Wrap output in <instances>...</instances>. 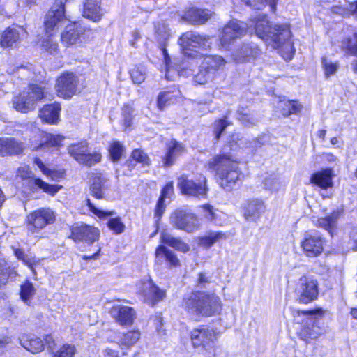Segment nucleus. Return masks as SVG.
Here are the masks:
<instances>
[{
	"label": "nucleus",
	"instance_id": "1",
	"mask_svg": "<svg viewBox=\"0 0 357 357\" xmlns=\"http://www.w3.org/2000/svg\"><path fill=\"white\" fill-rule=\"evenodd\" d=\"M248 30L251 33L255 31L257 37L278 50L284 60L290 61L292 59L295 49L289 25L275 24L272 27L266 15L264 14H258L250 19L249 25L237 20L229 21L219 33L220 48L231 50L236 40L243 36Z\"/></svg>",
	"mask_w": 357,
	"mask_h": 357
},
{
	"label": "nucleus",
	"instance_id": "2",
	"mask_svg": "<svg viewBox=\"0 0 357 357\" xmlns=\"http://www.w3.org/2000/svg\"><path fill=\"white\" fill-rule=\"evenodd\" d=\"M64 3L63 0H55L47 13L44 22L46 36L41 40L40 45L43 50L54 56L59 54V46L53 36L68 21L65 15Z\"/></svg>",
	"mask_w": 357,
	"mask_h": 357
},
{
	"label": "nucleus",
	"instance_id": "3",
	"mask_svg": "<svg viewBox=\"0 0 357 357\" xmlns=\"http://www.w3.org/2000/svg\"><path fill=\"white\" fill-rule=\"evenodd\" d=\"M183 305L190 315L196 317L213 316L219 314L222 310L218 296L203 291L187 294L183 298Z\"/></svg>",
	"mask_w": 357,
	"mask_h": 357
},
{
	"label": "nucleus",
	"instance_id": "4",
	"mask_svg": "<svg viewBox=\"0 0 357 357\" xmlns=\"http://www.w3.org/2000/svg\"><path fill=\"white\" fill-rule=\"evenodd\" d=\"M209 170L215 172L220 186L229 190L240 178L238 162L231 153H223L213 157L207 164Z\"/></svg>",
	"mask_w": 357,
	"mask_h": 357
},
{
	"label": "nucleus",
	"instance_id": "5",
	"mask_svg": "<svg viewBox=\"0 0 357 357\" xmlns=\"http://www.w3.org/2000/svg\"><path fill=\"white\" fill-rule=\"evenodd\" d=\"M192 346L199 354L205 357H213L218 333L208 326L202 325L194 328L190 333Z\"/></svg>",
	"mask_w": 357,
	"mask_h": 357
},
{
	"label": "nucleus",
	"instance_id": "6",
	"mask_svg": "<svg viewBox=\"0 0 357 357\" xmlns=\"http://www.w3.org/2000/svg\"><path fill=\"white\" fill-rule=\"evenodd\" d=\"M213 37L202 35L195 31H190L183 33L178 43L185 56L197 58L199 54L196 49L207 50L211 48Z\"/></svg>",
	"mask_w": 357,
	"mask_h": 357
},
{
	"label": "nucleus",
	"instance_id": "7",
	"mask_svg": "<svg viewBox=\"0 0 357 357\" xmlns=\"http://www.w3.org/2000/svg\"><path fill=\"white\" fill-rule=\"evenodd\" d=\"M44 97L42 86L37 84H29L22 92L13 99V107L18 112L27 113L35 108L38 100Z\"/></svg>",
	"mask_w": 357,
	"mask_h": 357
},
{
	"label": "nucleus",
	"instance_id": "8",
	"mask_svg": "<svg viewBox=\"0 0 357 357\" xmlns=\"http://www.w3.org/2000/svg\"><path fill=\"white\" fill-rule=\"evenodd\" d=\"M56 220L54 212L50 208H40L29 213L25 220L27 231L35 235Z\"/></svg>",
	"mask_w": 357,
	"mask_h": 357
},
{
	"label": "nucleus",
	"instance_id": "9",
	"mask_svg": "<svg viewBox=\"0 0 357 357\" xmlns=\"http://www.w3.org/2000/svg\"><path fill=\"white\" fill-rule=\"evenodd\" d=\"M323 312L321 308L308 311H296L298 315L307 316L306 320L303 322L302 328L298 333V337L306 343H310L312 340L318 339L321 335V330L317 325L316 319L317 317H321Z\"/></svg>",
	"mask_w": 357,
	"mask_h": 357
},
{
	"label": "nucleus",
	"instance_id": "10",
	"mask_svg": "<svg viewBox=\"0 0 357 357\" xmlns=\"http://www.w3.org/2000/svg\"><path fill=\"white\" fill-rule=\"evenodd\" d=\"M170 223L176 228L190 233L198 230L200 222L194 213L186 208H178L170 215Z\"/></svg>",
	"mask_w": 357,
	"mask_h": 357
},
{
	"label": "nucleus",
	"instance_id": "11",
	"mask_svg": "<svg viewBox=\"0 0 357 357\" xmlns=\"http://www.w3.org/2000/svg\"><path fill=\"white\" fill-rule=\"evenodd\" d=\"M178 187L186 195L199 199H204L207 195L206 178L202 175L196 180L189 179L186 176L182 175L178 178Z\"/></svg>",
	"mask_w": 357,
	"mask_h": 357
},
{
	"label": "nucleus",
	"instance_id": "12",
	"mask_svg": "<svg viewBox=\"0 0 357 357\" xmlns=\"http://www.w3.org/2000/svg\"><path fill=\"white\" fill-rule=\"evenodd\" d=\"M68 153L80 164L91 166L101 160V154L98 152L91 153L88 150L86 140L70 144L68 147Z\"/></svg>",
	"mask_w": 357,
	"mask_h": 357
},
{
	"label": "nucleus",
	"instance_id": "13",
	"mask_svg": "<svg viewBox=\"0 0 357 357\" xmlns=\"http://www.w3.org/2000/svg\"><path fill=\"white\" fill-rule=\"evenodd\" d=\"M296 294L302 303H309L318 296V282L310 276L301 277L296 287Z\"/></svg>",
	"mask_w": 357,
	"mask_h": 357
},
{
	"label": "nucleus",
	"instance_id": "14",
	"mask_svg": "<svg viewBox=\"0 0 357 357\" xmlns=\"http://www.w3.org/2000/svg\"><path fill=\"white\" fill-rule=\"evenodd\" d=\"M155 38L158 42L159 47L160 49L161 54L163 58V62L165 67L166 74L165 78L170 79L169 73L171 72V59L168 54L167 50L166 48L167 45L168 40L171 36L170 30L166 24L163 22H158L155 25Z\"/></svg>",
	"mask_w": 357,
	"mask_h": 357
},
{
	"label": "nucleus",
	"instance_id": "15",
	"mask_svg": "<svg viewBox=\"0 0 357 357\" xmlns=\"http://www.w3.org/2000/svg\"><path fill=\"white\" fill-rule=\"evenodd\" d=\"M85 30L77 22L68 24L61 34L62 43L67 46H79L85 41Z\"/></svg>",
	"mask_w": 357,
	"mask_h": 357
},
{
	"label": "nucleus",
	"instance_id": "16",
	"mask_svg": "<svg viewBox=\"0 0 357 357\" xmlns=\"http://www.w3.org/2000/svg\"><path fill=\"white\" fill-rule=\"evenodd\" d=\"M138 290L144 297V302L152 306L161 301L165 296V291L155 286L150 279L139 283Z\"/></svg>",
	"mask_w": 357,
	"mask_h": 357
},
{
	"label": "nucleus",
	"instance_id": "17",
	"mask_svg": "<svg viewBox=\"0 0 357 357\" xmlns=\"http://www.w3.org/2000/svg\"><path fill=\"white\" fill-rule=\"evenodd\" d=\"M77 79L70 73L62 74L57 79L56 90L59 96L63 98H71L76 92Z\"/></svg>",
	"mask_w": 357,
	"mask_h": 357
},
{
	"label": "nucleus",
	"instance_id": "18",
	"mask_svg": "<svg viewBox=\"0 0 357 357\" xmlns=\"http://www.w3.org/2000/svg\"><path fill=\"white\" fill-rule=\"evenodd\" d=\"M301 246L307 257H314L322 252L324 241L322 238L317 233L306 234L301 243Z\"/></svg>",
	"mask_w": 357,
	"mask_h": 357
},
{
	"label": "nucleus",
	"instance_id": "19",
	"mask_svg": "<svg viewBox=\"0 0 357 357\" xmlns=\"http://www.w3.org/2000/svg\"><path fill=\"white\" fill-rule=\"evenodd\" d=\"M100 231L98 228L85 224L77 225L73 228L72 236L75 241H82L93 243L98 241Z\"/></svg>",
	"mask_w": 357,
	"mask_h": 357
},
{
	"label": "nucleus",
	"instance_id": "20",
	"mask_svg": "<svg viewBox=\"0 0 357 357\" xmlns=\"http://www.w3.org/2000/svg\"><path fill=\"white\" fill-rule=\"evenodd\" d=\"M261 52L256 44L253 43H244L232 54V56L236 62H250L258 57Z\"/></svg>",
	"mask_w": 357,
	"mask_h": 357
},
{
	"label": "nucleus",
	"instance_id": "21",
	"mask_svg": "<svg viewBox=\"0 0 357 357\" xmlns=\"http://www.w3.org/2000/svg\"><path fill=\"white\" fill-rule=\"evenodd\" d=\"M343 213L344 207L342 206H338L329 215L319 218L316 225L326 230L332 236L337 229V221Z\"/></svg>",
	"mask_w": 357,
	"mask_h": 357
},
{
	"label": "nucleus",
	"instance_id": "22",
	"mask_svg": "<svg viewBox=\"0 0 357 357\" xmlns=\"http://www.w3.org/2000/svg\"><path fill=\"white\" fill-rule=\"evenodd\" d=\"M333 170L331 168H326L312 174L310 177V182L321 190H326L333 188Z\"/></svg>",
	"mask_w": 357,
	"mask_h": 357
},
{
	"label": "nucleus",
	"instance_id": "23",
	"mask_svg": "<svg viewBox=\"0 0 357 357\" xmlns=\"http://www.w3.org/2000/svg\"><path fill=\"white\" fill-rule=\"evenodd\" d=\"M111 312L121 326L131 325L135 319V312L129 306L115 305Z\"/></svg>",
	"mask_w": 357,
	"mask_h": 357
},
{
	"label": "nucleus",
	"instance_id": "24",
	"mask_svg": "<svg viewBox=\"0 0 357 357\" xmlns=\"http://www.w3.org/2000/svg\"><path fill=\"white\" fill-rule=\"evenodd\" d=\"M24 145L15 138H0V155H14L22 153Z\"/></svg>",
	"mask_w": 357,
	"mask_h": 357
},
{
	"label": "nucleus",
	"instance_id": "25",
	"mask_svg": "<svg viewBox=\"0 0 357 357\" xmlns=\"http://www.w3.org/2000/svg\"><path fill=\"white\" fill-rule=\"evenodd\" d=\"M266 211L264 201L254 199L249 201L245 208L244 216L247 220L256 221Z\"/></svg>",
	"mask_w": 357,
	"mask_h": 357
},
{
	"label": "nucleus",
	"instance_id": "26",
	"mask_svg": "<svg viewBox=\"0 0 357 357\" xmlns=\"http://www.w3.org/2000/svg\"><path fill=\"white\" fill-rule=\"evenodd\" d=\"M19 340L20 344L32 354L41 352L45 348L43 341L34 335L22 334Z\"/></svg>",
	"mask_w": 357,
	"mask_h": 357
},
{
	"label": "nucleus",
	"instance_id": "27",
	"mask_svg": "<svg viewBox=\"0 0 357 357\" xmlns=\"http://www.w3.org/2000/svg\"><path fill=\"white\" fill-rule=\"evenodd\" d=\"M100 3L101 0H86L84 3L83 16L93 22L100 21L103 15Z\"/></svg>",
	"mask_w": 357,
	"mask_h": 357
},
{
	"label": "nucleus",
	"instance_id": "28",
	"mask_svg": "<svg viewBox=\"0 0 357 357\" xmlns=\"http://www.w3.org/2000/svg\"><path fill=\"white\" fill-rule=\"evenodd\" d=\"M26 34V30L22 26L8 28L2 35L1 45L3 47H11Z\"/></svg>",
	"mask_w": 357,
	"mask_h": 357
},
{
	"label": "nucleus",
	"instance_id": "29",
	"mask_svg": "<svg viewBox=\"0 0 357 357\" xmlns=\"http://www.w3.org/2000/svg\"><path fill=\"white\" fill-rule=\"evenodd\" d=\"M61 105L58 102L47 105L40 111L41 120L49 124H56L59 121Z\"/></svg>",
	"mask_w": 357,
	"mask_h": 357
},
{
	"label": "nucleus",
	"instance_id": "30",
	"mask_svg": "<svg viewBox=\"0 0 357 357\" xmlns=\"http://www.w3.org/2000/svg\"><path fill=\"white\" fill-rule=\"evenodd\" d=\"M211 16L210 11L197 8H190L186 10L183 16L185 21L196 24L206 22Z\"/></svg>",
	"mask_w": 357,
	"mask_h": 357
},
{
	"label": "nucleus",
	"instance_id": "31",
	"mask_svg": "<svg viewBox=\"0 0 357 357\" xmlns=\"http://www.w3.org/2000/svg\"><path fill=\"white\" fill-rule=\"evenodd\" d=\"M185 152L184 146L172 140L167 145V151L163 160L165 166L172 165L175 160Z\"/></svg>",
	"mask_w": 357,
	"mask_h": 357
},
{
	"label": "nucleus",
	"instance_id": "32",
	"mask_svg": "<svg viewBox=\"0 0 357 357\" xmlns=\"http://www.w3.org/2000/svg\"><path fill=\"white\" fill-rule=\"evenodd\" d=\"M174 195V185L172 182H169L166 184V185L162 188L161 192V195L158 201L155 215L159 220L162 215L165 205L164 204V202L167 199H171Z\"/></svg>",
	"mask_w": 357,
	"mask_h": 357
},
{
	"label": "nucleus",
	"instance_id": "33",
	"mask_svg": "<svg viewBox=\"0 0 357 357\" xmlns=\"http://www.w3.org/2000/svg\"><path fill=\"white\" fill-rule=\"evenodd\" d=\"M226 61L218 55H208L206 56L202 64L203 67H206L208 70L213 71V75L216 77L218 75V71L225 66Z\"/></svg>",
	"mask_w": 357,
	"mask_h": 357
},
{
	"label": "nucleus",
	"instance_id": "34",
	"mask_svg": "<svg viewBox=\"0 0 357 357\" xmlns=\"http://www.w3.org/2000/svg\"><path fill=\"white\" fill-rule=\"evenodd\" d=\"M107 183V180L105 177L100 174H96L93 178L92 184L91 185V195L98 199L102 198L104 190L108 187Z\"/></svg>",
	"mask_w": 357,
	"mask_h": 357
},
{
	"label": "nucleus",
	"instance_id": "35",
	"mask_svg": "<svg viewBox=\"0 0 357 357\" xmlns=\"http://www.w3.org/2000/svg\"><path fill=\"white\" fill-rule=\"evenodd\" d=\"M160 241L162 243L167 244L174 249L187 252L190 250L189 245L178 238H174L167 233L162 232L160 235Z\"/></svg>",
	"mask_w": 357,
	"mask_h": 357
},
{
	"label": "nucleus",
	"instance_id": "36",
	"mask_svg": "<svg viewBox=\"0 0 357 357\" xmlns=\"http://www.w3.org/2000/svg\"><path fill=\"white\" fill-rule=\"evenodd\" d=\"M29 183L33 191L40 189L52 196H54L61 188V185L48 184L38 178H31Z\"/></svg>",
	"mask_w": 357,
	"mask_h": 357
},
{
	"label": "nucleus",
	"instance_id": "37",
	"mask_svg": "<svg viewBox=\"0 0 357 357\" xmlns=\"http://www.w3.org/2000/svg\"><path fill=\"white\" fill-rule=\"evenodd\" d=\"M155 257L158 259L164 257L170 266L176 267L180 265L179 259L175 253L164 245H159L156 248Z\"/></svg>",
	"mask_w": 357,
	"mask_h": 357
},
{
	"label": "nucleus",
	"instance_id": "38",
	"mask_svg": "<svg viewBox=\"0 0 357 357\" xmlns=\"http://www.w3.org/2000/svg\"><path fill=\"white\" fill-rule=\"evenodd\" d=\"M179 91H161L157 98V107L160 110H162L167 105L174 103L178 96Z\"/></svg>",
	"mask_w": 357,
	"mask_h": 357
},
{
	"label": "nucleus",
	"instance_id": "39",
	"mask_svg": "<svg viewBox=\"0 0 357 357\" xmlns=\"http://www.w3.org/2000/svg\"><path fill=\"white\" fill-rule=\"evenodd\" d=\"M17 275V271L10 268L5 259L0 258V287L5 285L9 279L15 278Z\"/></svg>",
	"mask_w": 357,
	"mask_h": 357
},
{
	"label": "nucleus",
	"instance_id": "40",
	"mask_svg": "<svg viewBox=\"0 0 357 357\" xmlns=\"http://www.w3.org/2000/svg\"><path fill=\"white\" fill-rule=\"evenodd\" d=\"M227 238V234L222 231H211L206 236L199 238V245L205 247L210 248L214 243L219 242L222 239Z\"/></svg>",
	"mask_w": 357,
	"mask_h": 357
},
{
	"label": "nucleus",
	"instance_id": "41",
	"mask_svg": "<svg viewBox=\"0 0 357 357\" xmlns=\"http://www.w3.org/2000/svg\"><path fill=\"white\" fill-rule=\"evenodd\" d=\"M213 72L208 70L206 67H203L201 63L199 72L194 77L195 83L203 85L213 82L216 77Z\"/></svg>",
	"mask_w": 357,
	"mask_h": 357
},
{
	"label": "nucleus",
	"instance_id": "42",
	"mask_svg": "<svg viewBox=\"0 0 357 357\" xmlns=\"http://www.w3.org/2000/svg\"><path fill=\"white\" fill-rule=\"evenodd\" d=\"M278 107L281 109L282 115L288 116L298 112L301 105L297 101L283 99L280 101Z\"/></svg>",
	"mask_w": 357,
	"mask_h": 357
},
{
	"label": "nucleus",
	"instance_id": "43",
	"mask_svg": "<svg viewBox=\"0 0 357 357\" xmlns=\"http://www.w3.org/2000/svg\"><path fill=\"white\" fill-rule=\"evenodd\" d=\"M133 162H138L142 166H149L150 160L148 155L141 149H135L131 154V159L128 162V166H134Z\"/></svg>",
	"mask_w": 357,
	"mask_h": 357
},
{
	"label": "nucleus",
	"instance_id": "44",
	"mask_svg": "<svg viewBox=\"0 0 357 357\" xmlns=\"http://www.w3.org/2000/svg\"><path fill=\"white\" fill-rule=\"evenodd\" d=\"M321 66L326 78L334 75L340 68L337 61H333L331 59L324 57L321 59Z\"/></svg>",
	"mask_w": 357,
	"mask_h": 357
},
{
	"label": "nucleus",
	"instance_id": "45",
	"mask_svg": "<svg viewBox=\"0 0 357 357\" xmlns=\"http://www.w3.org/2000/svg\"><path fill=\"white\" fill-rule=\"evenodd\" d=\"M242 1L246 5L257 10L261 9L267 3L269 5L272 12H275L278 3V0H242Z\"/></svg>",
	"mask_w": 357,
	"mask_h": 357
},
{
	"label": "nucleus",
	"instance_id": "46",
	"mask_svg": "<svg viewBox=\"0 0 357 357\" xmlns=\"http://www.w3.org/2000/svg\"><path fill=\"white\" fill-rule=\"evenodd\" d=\"M35 291L36 289L33 284L27 280L21 285L20 298L25 303L28 304L34 295Z\"/></svg>",
	"mask_w": 357,
	"mask_h": 357
},
{
	"label": "nucleus",
	"instance_id": "47",
	"mask_svg": "<svg viewBox=\"0 0 357 357\" xmlns=\"http://www.w3.org/2000/svg\"><path fill=\"white\" fill-rule=\"evenodd\" d=\"M140 337V333L138 330L128 331L124 334L121 340L120 345L129 347L135 344Z\"/></svg>",
	"mask_w": 357,
	"mask_h": 357
},
{
	"label": "nucleus",
	"instance_id": "48",
	"mask_svg": "<svg viewBox=\"0 0 357 357\" xmlns=\"http://www.w3.org/2000/svg\"><path fill=\"white\" fill-rule=\"evenodd\" d=\"M86 205L88 206L90 211L98 216L100 219H104L115 214L114 211H105L98 208L91 203L89 199H87L86 200Z\"/></svg>",
	"mask_w": 357,
	"mask_h": 357
},
{
	"label": "nucleus",
	"instance_id": "49",
	"mask_svg": "<svg viewBox=\"0 0 357 357\" xmlns=\"http://www.w3.org/2000/svg\"><path fill=\"white\" fill-rule=\"evenodd\" d=\"M130 77L134 83H142L146 78L145 69L142 66H135L130 70Z\"/></svg>",
	"mask_w": 357,
	"mask_h": 357
},
{
	"label": "nucleus",
	"instance_id": "50",
	"mask_svg": "<svg viewBox=\"0 0 357 357\" xmlns=\"http://www.w3.org/2000/svg\"><path fill=\"white\" fill-rule=\"evenodd\" d=\"M76 353V348L73 344H63L54 355L57 357H74Z\"/></svg>",
	"mask_w": 357,
	"mask_h": 357
},
{
	"label": "nucleus",
	"instance_id": "51",
	"mask_svg": "<svg viewBox=\"0 0 357 357\" xmlns=\"http://www.w3.org/2000/svg\"><path fill=\"white\" fill-rule=\"evenodd\" d=\"M107 226L116 234H121L125 229V225L120 218H110L107 222Z\"/></svg>",
	"mask_w": 357,
	"mask_h": 357
},
{
	"label": "nucleus",
	"instance_id": "52",
	"mask_svg": "<svg viewBox=\"0 0 357 357\" xmlns=\"http://www.w3.org/2000/svg\"><path fill=\"white\" fill-rule=\"evenodd\" d=\"M354 39L348 38L342 41V48L347 50L353 54H357V33H354Z\"/></svg>",
	"mask_w": 357,
	"mask_h": 357
},
{
	"label": "nucleus",
	"instance_id": "53",
	"mask_svg": "<svg viewBox=\"0 0 357 357\" xmlns=\"http://www.w3.org/2000/svg\"><path fill=\"white\" fill-rule=\"evenodd\" d=\"M264 188L271 192L277 191L280 187L278 181L273 176L266 177L263 181Z\"/></svg>",
	"mask_w": 357,
	"mask_h": 357
},
{
	"label": "nucleus",
	"instance_id": "54",
	"mask_svg": "<svg viewBox=\"0 0 357 357\" xmlns=\"http://www.w3.org/2000/svg\"><path fill=\"white\" fill-rule=\"evenodd\" d=\"M229 123L226 119H219L214 123V134L216 140H218L220 137L222 132L227 127Z\"/></svg>",
	"mask_w": 357,
	"mask_h": 357
},
{
	"label": "nucleus",
	"instance_id": "55",
	"mask_svg": "<svg viewBox=\"0 0 357 357\" xmlns=\"http://www.w3.org/2000/svg\"><path fill=\"white\" fill-rule=\"evenodd\" d=\"M15 255L18 259L22 260L24 264L27 265L34 273L33 266L36 264V259L26 256L22 250L17 249L15 250Z\"/></svg>",
	"mask_w": 357,
	"mask_h": 357
},
{
	"label": "nucleus",
	"instance_id": "56",
	"mask_svg": "<svg viewBox=\"0 0 357 357\" xmlns=\"http://www.w3.org/2000/svg\"><path fill=\"white\" fill-rule=\"evenodd\" d=\"M123 149V146L118 142H114L111 144L109 151L114 161L118 160L121 158Z\"/></svg>",
	"mask_w": 357,
	"mask_h": 357
},
{
	"label": "nucleus",
	"instance_id": "57",
	"mask_svg": "<svg viewBox=\"0 0 357 357\" xmlns=\"http://www.w3.org/2000/svg\"><path fill=\"white\" fill-rule=\"evenodd\" d=\"M63 140V137L60 135L46 134L45 143L50 146H59Z\"/></svg>",
	"mask_w": 357,
	"mask_h": 357
},
{
	"label": "nucleus",
	"instance_id": "58",
	"mask_svg": "<svg viewBox=\"0 0 357 357\" xmlns=\"http://www.w3.org/2000/svg\"><path fill=\"white\" fill-rule=\"evenodd\" d=\"M132 108L126 105L123 108V126L125 129H127L131 126L132 123Z\"/></svg>",
	"mask_w": 357,
	"mask_h": 357
},
{
	"label": "nucleus",
	"instance_id": "59",
	"mask_svg": "<svg viewBox=\"0 0 357 357\" xmlns=\"http://www.w3.org/2000/svg\"><path fill=\"white\" fill-rule=\"evenodd\" d=\"M205 218L209 221H215V213L213 207L209 204H204L201 206Z\"/></svg>",
	"mask_w": 357,
	"mask_h": 357
},
{
	"label": "nucleus",
	"instance_id": "60",
	"mask_svg": "<svg viewBox=\"0 0 357 357\" xmlns=\"http://www.w3.org/2000/svg\"><path fill=\"white\" fill-rule=\"evenodd\" d=\"M337 13L341 15H353L357 18V1L350 3L348 5L347 11H337Z\"/></svg>",
	"mask_w": 357,
	"mask_h": 357
},
{
	"label": "nucleus",
	"instance_id": "61",
	"mask_svg": "<svg viewBox=\"0 0 357 357\" xmlns=\"http://www.w3.org/2000/svg\"><path fill=\"white\" fill-rule=\"evenodd\" d=\"M32 174V172L29 166L20 167L18 169V176L22 179L30 178Z\"/></svg>",
	"mask_w": 357,
	"mask_h": 357
},
{
	"label": "nucleus",
	"instance_id": "62",
	"mask_svg": "<svg viewBox=\"0 0 357 357\" xmlns=\"http://www.w3.org/2000/svg\"><path fill=\"white\" fill-rule=\"evenodd\" d=\"M230 149L236 150L237 147H241L243 144V139L239 138V135L236 134L232 136L231 139L229 142Z\"/></svg>",
	"mask_w": 357,
	"mask_h": 357
},
{
	"label": "nucleus",
	"instance_id": "63",
	"mask_svg": "<svg viewBox=\"0 0 357 357\" xmlns=\"http://www.w3.org/2000/svg\"><path fill=\"white\" fill-rule=\"evenodd\" d=\"M349 244L350 248L354 251H357V229H354L349 234Z\"/></svg>",
	"mask_w": 357,
	"mask_h": 357
},
{
	"label": "nucleus",
	"instance_id": "64",
	"mask_svg": "<svg viewBox=\"0 0 357 357\" xmlns=\"http://www.w3.org/2000/svg\"><path fill=\"white\" fill-rule=\"evenodd\" d=\"M103 352L105 357H119V351L111 348H106Z\"/></svg>",
	"mask_w": 357,
	"mask_h": 357
}]
</instances>
